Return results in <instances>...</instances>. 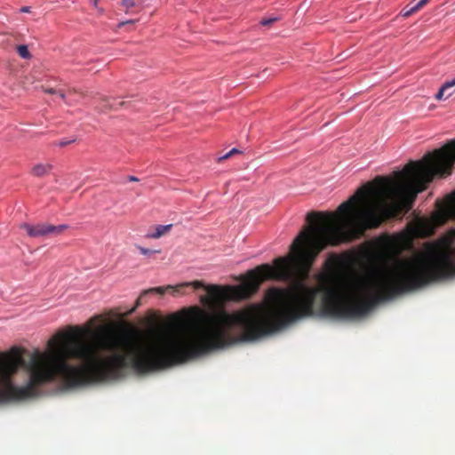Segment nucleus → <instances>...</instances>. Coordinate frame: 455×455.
<instances>
[{
  "instance_id": "obj_15",
  "label": "nucleus",
  "mask_w": 455,
  "mask_h": 455,
  "mask_svg": "<svg viewBox=\"0 0 455 455\" xmlns=\"http://www.w3.org/2000/svg\"><path fill=\"white\" fill-rule=\"evenodd\" d=\"M137 249L140 251V252L142 254V255H149L153 252H160V251H151L149 249H147V248H144V247H141V246H136Z\"/></svg>"
},
{
  "instance_id": "obj_12",
  "label": "nucleus",
  "mask_w": 455,
  "mask_h": 455,
  "mask_svg": "<svg viewBox=\"0 0 455 455\" xmlns=\"http://www.w3.org/2000/svg\"><path fill=\"white\" fill-rule=\"evenodd\" d=\"M75 141H76V139H72V140L62 139V140H60L59 141L53 142V145L60 147V148H64V147H66V146H68V145H69V144H71V143H73Z\"/></svg>"
},
{
  "instance_id": "obj_8",
  "label": "nucleus",
  "mask_w": 455,
  "mask_h": 455,
  "mask_svg": "<svg viewBox=\"0 0 455 455\" xmlns=\"http://www.w3.org/2000/svg\"><path fill=\"white\" fill-rule=\"evenodd\" d=\"M140 0H123L122 6L126 12H130L132 8L139 5Z\"/></svg>"
},
{
  "instance_id": "obj_21",
  "label": "nucleus",
  "mask_w": 455,
  "mask_h": 455,
  "mask_svg": "<svg viewBox=\"0 0 455 455\" xmlns=\"http://www.w3.org/2000/svg\"><path fill=\"white\" fill-rule=\"evenodd\" d=\"M128 180H129L130 181H138V180H138V178H136V177H134V176H129V177H128Z\"/></svg>"
},
{
  "instance_id": "obj_17",
  "label": "nucleus",
  "mask_w": 455,
  "mask_h": 455,
  "mask_svg": "<svg viewBox=\"0 0 455 455\" xmlns=\"http://www.w3.org/2000/svg\"><path fill=\"white\" fill-rule=\"evenodd\" d=\"M117 105H118V106H123V105H124V101H119V102L117 103ZM116 103H112V104H110V103L108 104H108H106V105L104 106V108H109V109L116 108Z\"/></svg>"
},
{
  "instance_id": "obj_10",
  "label": "nucleus",
  "mask_w": 455,
  "mask_h": 455,
  "mask_svg": "<svg viewBox=\"0 0 455 455\" xmlns=\"http://www.w3.org/2000/svg\"><path fill=\"white\" fill-rule=\"evenodd\" d=\"M17 52L23 59L28 60L31 58V54L28 52V46L25 44L17 46Z\"/></svg>"
},
{
  "instance_id": "obj_11",
  "label": "nucleus",
  "mask_w": 455,
  "mask_h": 455,
  "mask_svg": "<svg viewBox=\"0 0 455 455\" xmlns=\"http://www.w3.org/2000/svg\"><path fill=\"white\" fill-rule=\"evenodd\" d=\"M442 87L447 92L445 98L450 97L454 92V91H451V90L453 87H455V78L444 83Z\"/></svg>"
},
{
  "instance_id": "obj_19",
  "label": "nucleus",
  "mask_w": 455,
  "mask_h": 455,
  "mask_svg": "<svg viewBox=\"0 0 455 455\" xmlns=\"http://www.w3.org/2000/svg\"><path fill=\"white\" fill-rule=\"evenodd\" d=\"M78 92L76 91V89L75 88H69L68 91V94H76Z\"/></svg>"
},
{
  "instance_id": "obj_6",
  "label": "nucleus",
  "mask_w": 455,
  "mask_h": 455,
  "mask_svg": "<svg viewBox=\"0 0 455 455\" xmlns=\"http://www.w3.org/2000/svg\"><path fill=\"white\" fill-rule=\"evenodd\" d=\"M45 93L58 95L65 103L69 104L67 100V95L63 90H56L54 88L43 87Z\"/></svg>"
},
{
  "instance_id": "obj_3",
  "label": "nucleus",
  "mask_w": 455,
  "mask_h": 455,
  "mask_svg": "<svg viewBox=\"0 0 455 455\" xmlns=\"http://www.w3.org/2000/svg\"><path fill=\"white\" fill-rule=\"evenodd\" d=\"M68 228V226L65 224L54 226L47 223H40L37 225L23 223L20 225V228L24 229L30 237L58 235L64 232Z\"/></svg>"
},
{
  "instance_id": "obj_13",
  "label": "nucleus",
  "mask_w": 455,
  "mask_h": 455,
  "mask_svg": "<svg viewBox=\"0 0 455 455\" xmlns=\"http://www.w3.org/2000/svg\"><path fill=\"white\" fill-rule=\"evenodd\" d=\"M278 19L274 17V18H269V19H262L260 21H259V24L264 26V27H267V26H270L271 24H273L274 22H275Z\"/></svg>"
},
{
  "instance_id": "obj_23",
  "label": "nucleus",
  "mask_w": 455,
  "mask_h": 455,
  "mask_svg": "<svg viewBox=\"0 0 455 455\" xmlns=\"http://www.w3.org/2000/svg\"><path fill=\"white\" fill-rule=\"evenodd\" d=\"M331 259L332 260H336V257H335V255H331Z\"/></svg>"
},
{
  "instance_id": "obj_20",
  "label": "nucleus",
  "mask_w": 455,
  "mask_h": 455,
  "mask_svg": "<svg viewBox=\"0 0 455 455\" xmlns=\"http://www.w3.org/2000/svg\"><path fill=\"white\" fill-rule=\"evenodd\" d=\"M134 22H135V20H127V21H124V22H122V23L120 24V26H124V25H125V24H130V23H134Z\"/></svg>"
},
{
  "instance_id": "obj_7",
  "label": "nucleus",
  "mask_w": 455,
  "mask_h": 455,
  "mask_svg": "<svg viewBox=\"0 0 455 455\" xmlns=\"http://www.w3.org/2000/svg\"><path fill=\"white\" fill-rule=\"evenodd\" d=\"M449 243H451V241H448V242H447L446 249H443V250L441 248V245H440V244H437V243H427V244L426 245V247H425V251H424V252H422L421 254H425V253H427V251L428 248H429L431 245H434V246H436V247L438 248V251H440V252H449V253H450V255L451 256V254L453 255V253H452V250H453L455 247H453V248H450V244H449Z\"/></svg>"
},
{
  "instance_id": "obj_14",
  "label": "nucleus",
  "mask_w": 455,
  "mask_h": 455,
  "mask_svg": "<svg viewBox=\"0 0 455 455\" xmlns=\"http://www.w3.org/2000/svg\"><path fill=\"white\" fill-rule=\"evenodd\" d=\"M238 153H240V151L238 149L233 148L229 152H228L226 155H224L223 156L220 157L219 158V162L226 160V159L229 158L230 156H232L233 155L238 154Z\"/></svg>"
},
{
  "instance_id": "obj_16",
  "label": "nucleus",
  "mask_w": 455,
  "mask_h": 455,
  "mask_svg": "<svg viewBox=\"0 0 455 455\" xmlns=\"http://www.w3.org/2000/svg\"><path fill=\"white\" fill-rule=\"evenodd\" d=\"M446 92H446L443 87H441V88L439 89L438 92H437V93H436V95H435V99H436L437 100H441L443 98V96H444V94H445Z\"/></svg>"
},
{
  "instance_id": "obj_1",
  "label": "nucleus",
  "mask_w": 455,
  "mask_h": 455,
  "mask_svg": "<svg viewBox=\"0 0 455 455\" xmlns=\"http://www.w3.org/2000/svg\"><path fill=\"white\" fill-rule=\"evenodd\" d=\"M48 346V352L36 351L28 362L17 347L0 352V403L37 396L41 386L54 380L72 388L118 379L126 368L140 374L164 369V329L132 340L112 325L97 331L76 326Z\"/></svg>"
},
{
  "instance_id": "obj_22",
  "label": "nucleus",
  "mask_w": 455,
  "mask_h": 455,
  "mask_svg": "<svg viewBox=\"0 0 455 455\" xmlns=\"http://www.w3.org/2000/svg\"><path fill=\"white\" fill-rule=\"evenodd\" d=\"M21 12H29V7H22L21 8Z\"/></svg>"
},
{
  "instance_id": "obj_9",
  "label": "nucleus",
  "mask_w": 455,
  "mask_h": 455,
  "mask_svg": "<svg viewBox=\"0 0 455 455\" xmlns=\"http://www.w3.org/2000/svg\"><path fill=\"white\" fill-rule=\"evenodd\" d=\"M418 11H419V8L416 5V4L413 5L408 4L403 9L401 14L403 17L407 18V17L412 15L413 13L417 12Z\"/></svg>"
},
{
  "instance_id": "obj_24",
  "label": "nucleus",
  "mask_w": 455,
  "mask_h": 455,
  "mask_svg": "<svg viewBox=\"0 0 455 455\" xmlns=\"http://www.w3.org/2000/svg\"><path fill=\"white\" fill-rule=\"evenodd\" d=\"M451 235L453 237H455V229L451 231Z\"/></svg>"
},
{
  "instance_id": "obj_2",
  "label": "nucleus",
  "mask_w": 455,
  "mask_h": 455,
  "mask_svg": "<svg viewBox=\"0 0 455 455\" xmlns=\"http://www.w3.org/2000/svg\"><path fill=\"white\" fill-rule=\"evenodd\" d=\"M449 220H455V190L443 201L436 202V209L430 218H419L411 223L409 231L412 237L426 238Z\"/></svg>"
},
{
  "instance_id": "obj_18",
  "label": "nucleus",
  "mask_w": 455,
  "mask_h": 455,
  "mask_svg": "<svg viewBox=\"0 0 455 455\" xmlns=\"http://www.w3.org/2000/svg\"><path fill=\"white\" fill-rule=\"evenodd\" d=\"M429 0H419L416 5L418 6L419 10H420L423 6H425Z\"/></svg>"
},
{
  "instance_id": "obj_5",
  "label": "nucleus",
  "mask_w": 455,
  "mask_h": 455,
  "mask_svg": "<svg viewBox=\"0 0 455 455\" xmlns=\"http://www.w3.org/2000/svg\"><path fill=\"white\" fill-rule=\"evenodd\" d=\"M172 224L165 225V226L159 225L156 228V232L148 236L151 238H155V239L160 238L161 236H163L164 235L168 233L172 229Z\"/></svg>"
},
{
  "instance_id": "obj_4",
  "label": "nucleus",
  "mask_w": 455,
  "mask_h": 455,
  "mask_svg": "<svg viewBox=\"0 0 455 455\" xmlns=\"http://www.w3.org/2000/svg\"><path fill=\"white\" fill-rule=\"evenodd\" d=\"M53 166L51 164H37L31 169V174L35 177H44L48 175L52 170Z\"/></svg>"
}]
</instances>
